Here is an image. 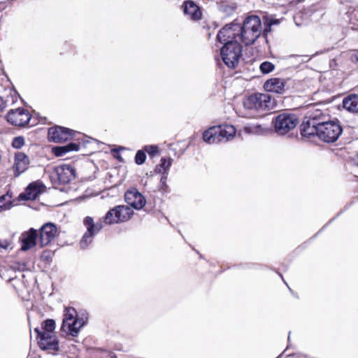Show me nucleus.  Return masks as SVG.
<instances>
[{
	"mask_svg": "<svg viewBox=\"0 0 358 358\" xmlns=\"http://www.w3.org/2000/svg\"><path fill=\"white\" fill-rule=\"evenodd\" d=\"M134 214V210L126 205H117L110 208L104 216L94 222L93 217L87 216L83 220V224L87 231L80 241L82 246H87L92 241L93 237L106 226H111L129 221Z\"/></svg>",
	"mask_w": 358,
	"mask_h": 358,
	"instance_id": "nucleus-1",
	"label": "nucleus"
},
{
	"mask_svg": "<svg viewBox=\"0 0 358 358\" xmlns=\"http://www.w3.org/2000/svg\"><path fill=\"white\" fill-rule=\"evenodd\" d=\"M240 28V41L245 45H252L262 32L261 19L257 15L248 16Z\"/></svg>",
	"mask_w": 358,
	"mask_h": 358,
	"instance_id": "nucleus-2",
	"label": "nucleus"
},
{
	"mask_svg": "<svg viewBox=\"0 0 358 358\" xmlns=\"http://www.w3.org/2000/svg\"><path fill=\"white\" fill-rule=\"evenodd\" d=\"M307 118V120L303 121L300 125V131L303 137L308 138L314 136V133L324 127L327 123L333 121L329 114L320 110H315Z\"/></svg>",
	"mask_w": 358,
	"mask_h": 358,
	"instance_id": "nucleus-3",
	"label": "nucleus"
},
{
	"mask_svg": "<svg viewBox=\"0 0 358 358\" xmlns=\"http://www.w3.org/2000/svg\"><path fill=\"white\" fill-rule=\"evenodd\" d=\"M236 133V128L231 124L213 126L204 131L202 138L209 144L227 142L231 140Z\"/></svg>",
	"mask_w": 358,
	"mask_h": 358,
	"instance_id": "nucleus-4",
	"label": "nucleus"
},
{
	"mask_svg": "<svg viewBox=\"0 0 358 358\" xmlns=\"http://www.w3.org/2000/svg\"><path fill=\"white\" fill-rule=\"evenodd\" d=\"M299 124L296 115L287 112L280 113L272 120V124L275 133L285 135L294 130Z\"/></svg>",
	"mask_w": 358,
	"mask_h": 358,
	"instance_id": "nucleus-5",
	"label": "nucleus"
},
{
	"mask_svg": "<svg viewBox=\"0 0 358 358\" xmlns=\"http://www.w3.org/2000/svg\"><path fill=\"white\" fill-rule=\"evenodd\" d=\"M83 325L84 321L78 317L76 310L73 307H66L61 331L76 337Z\"/></svg>",
	"mask_w": 358,
	"mask_h": 358,
	"instance_id": "nucleus-6",
	"label": "nucleus"
},
{
	"mask_svg": "<svg viewBox=\"0 0 358 358\" xmlns=\"http://www.w3.org/2000/svg\"><path fill=\"white\" fill-rule=\"evenodd\" d=\"M243 47L238 42L225 43L220 50V55L224 64L234 69L239 63Z\"/></svg>",
	"mask_w": 358,
	"mask_h": 358,
	"instance_id": "nucleus-7",
	"label": "nucleus"
},
{
	"mask_svg": "<svg viewBox=\"0 0 358 358\" xmlns=\"http://www.w3.org/2000/svg\"><path fill=\"white\" fill-rule=\"evenodd\" d=\"M343 132V128L340 122L336 119L329 122L326 125L314 133V136H317L318 138L325 143L336 142Z\"/></svg>",
	"mask_w": 358,
	"mask_h": 358,
	"instance_id": "nucleus-8",
	"label": "nucleus"
},
{
	"mask_svg": "<svg viewBox=\"0 0 358 358\" xmlns=\"http://www.w3.org/2000/svg\"><path fill=\"white\" fill-rule=\"evenodd\" d=\"M243 104L250 110H269L272 108L271 96L268 94L255 93L245 99Z\"/></svg>",
	"mask_w": 358,
	"mask_h": 358,
	"instance_id": "nucleus-9",
	"label": "nucleus"
},
{
	"mask_svg": "<svg viewBox=\"0 0 358 358\" xmlns=\"http://www.w3.org/2000/svg\"><path fill=\"white\" fill-rule=\"evenodd\" d=\"M80 133L67 127L55 125L51 127L48 131V139L50 142L61 143L76 138Z\"/></svg>",
	"mask_w": 358,
	"mask_h": 358,
	"instance_id": "nucleus-10",
	"label": "nucleus"
},
{
	"mask_svg": "<svg viewBox=\"0 0 358 358\" xmlns=\"http://www.w3.org/2000/svg\"><path fill=\"white\" fill-rule=\"evenodd\" d=\"M34 331L36 334L38 344L41 350H48L53 355L57 353L59 347L55 334L41 331L39 328H35Z\"/></svg>",
	"mask_w": 358,
	"mask_h": 358,
	"instance_id": "nucleus-11",
	"label": "nucleus"
},
{
	"mask_svg": "<svg viewBox=\"0 0 358 358\" xmlns=\"http://www.w3.org/2000/svg\"><path fill=\"white\" fill-rule=\"evenodd\" d=\"M6 117L10 124L22 128L29 124L31 115L28 110L24 108H18L10 110Z\"/></svg>",
	"mask_w": 358,
	"mask_h": 358,
	"instance_id": "nucleus-12",
	"label": "nucleus"
},
{
	"mask_svg": "<svg viewBox=\"0 0 358 358\" xmlns=\"http://www.w3.org/2000/svg\"><path fill=\"white\" fill-rule=\"evenodd\" d=\"M240 24L233 22L226 24L219 31L217 40L224 44L229 42H238L237 39L240 40Z\"/></svg>",
	"mask_w": 358,
	"mask_h": 358,
	"instance_id": "nucleus-13",
	"label": "nucleus"
},
{
	"mask_svg": "<svg viewBox=\"0 0 358 358\" xmlns=\"http://www.w3.org/2000/svg\"><path fill=\"white\" fill-rule=\"evenodd\" d=\"M52 178L59 184H68L76 178V171L75 168L70 164H63L55 169Z\"/></svg>",
	"mask_w": 358,
	"mask_h": 358,
	"instance_id": "nucleus-14",
	"label": "nucleus"
},
{
	"mask_svg": "<svg viewBox=\"0 0 358 358\" xmlns=\"http://www.w3.org/2000/svg\"><path fill=\"white\" fill-rule=\"evenodd\" d=\"M38 242L41 247H44L50 243L57 234V226L51 222L44 224L39 229Z\"/></svg>",
	"mask_w": 358,
	"mask_h": 358,
	"instance_id": "nucleus-15",
	"label": "nucleus"
},
{
	"mask_svg": "<svg viewBox=\"0 0 358 358\" xmlns=\"http://www.w3.org/2000/svg\"><path fill=\"white\" fill-rule=\"evenodd\" d=\"M124 200L127 203V206L136 210L142 209L146 203L145 196L135 188L126 191Z\"/></svg>",
	"mask_w": 358,
	"mask_h": 358,
	"instance_id": "nucleus-16",
	"label": "nucleus"
},
{
	"mask_svg": "<svg viewBox=\"0 0 358 358\" xmlns=\"http://www.w3.org/2000/svg\"><path fill=\"white\" fill-rule=\"evenodd\" d=\"M30 160L29 157L22 152H17L14 155V162L12 170L15 178L20 176L24 173L29 166Z\"/></svg>",
	"mask_w": 358,
	"mask_h": 358,
	"instance_id": "nucleus-17",
	"label": "nucleus"
},
{
	"mask_svg": "<svg viewBox=\"0 0 358 358\" xmlns=\"http://www.w3.org/2000/svg\"><path fill=\"white\" fill-rule=\"evenodd\" d=\"M38 233L36 229L31 228L22 234L20 237L21 250L27 251L36 245Z\"/></svg>",
	"mask_w": 358,
	"mask_h": 358,
	"instance_id": "nucleus-18",
	"label": "nucleus"
},
{
	"mask_svg": "<svg viewBox=\"0 0 358 358\" xmlns=\"http://www.w3.org/2000/svg\"><path fill=\"white\" fill-rule=\"evenodd\" d=\"M182 9L185 15L193 21H199L202 18V12L199 6L192 0L185 1Z\"/></svg>",
	"mask_w": 358,
	"mask_h": 358,
	"instance_id": "nucleus-19",
	"label": "nucleus"
},
{
	"mask_svg": "<svg viewBox=\"0 0 358 358\" xmlns=\"http://www.w3.org/2000/svg\"><path fill=\"white\" fill-rule=\"evenodd\" d=\"M286 81L280 78H271L267 80L264 84L266 91L276 94H283L285 91Z\"/></svg>",
	"mask_w": 358,
	"mask_h": 358,
	"instance_id": "nucleus-20",
	"label": "nucleus"
},
{
	"mask_svg": "<svg viewBox=\"0 0 358 358\" xmlns=\"http://www.w3.org/2000/svg\"><path fill=\"white\" fill-rule=\"evenodd\" d=\"M41 185L36 182L30 183L24 191L18 196L19 201L35 200L41 194Z\"/></svg>",
	"mask_w": 358,
	"mask_h": 358,
	"instance_id": "nucleus-21",
	"label": "nucleus"
},
{
	"mask_svg": "<svg viewBox=\"0 0 358 358\" xmlns=\"http://www.w3.org/2000/svg\"><path fill=\"white\" fill-rule=\"evenodd\" d=\"M343 107L346 110L358 114V94H350L343 99Z\"/></svg>",
	"mask_w": 358,
	"mask_h": 358,
	"instance_id": "nucleus-22",
	"label": "nucleus"
},
{
	"mask_svg": "<svg viewBox=\"0 0 358 358\" xmlns=\"http://www.w3.org/2000/svg\"><path fill=\"white\" fill-rule=\"evenodd\" d=\"M80 146V143L72 142L66 145L53 147L52 148V152L56 157H64L69 152L78 151Z\"/></svg>",
	"mask_w": 358,
	"mask_h": 358,
	"instance_id": "nucleus-23",
	"label": "nucleus"
},
{
	"mask_svg": "<svg viewBox=\"0 0 358 358\" xmlns=\"http://www.w3.org/2000/svg\"><path fill=\"white\" fill-rule=\"evenodd\" d=\"M172 159L162 157L161 159V163L157 165L155 168V172L157 173L167 174L169 168L172 164Z\"/></svg>",
	"mask_w": 358,
	"mask_h": 358,
	"instance_id": "nucleus-24",
	"label": "nucleus"
},
{
	"mask_svg": "<svg viewBox=\"0 0 358 358\" xmlns=\"http://www.w3.org/2000/svg\"><path fill=\"white\" fill-rule=\"evenodd\" d=\"M280 23V20L273 19L270 16H264V29L263 33L264 35H267L271 31V26L274 24H278Z\"/></svg>",
	"mask_w": 358,
	"mask_h": 358,
	"instance_id": "nucleus-25",
	"label": "nucleus"
},
{
	"mask_svg": "<svg viewBox=\"0 0 358 358\" xmlns=\"http://www.w3.org/2000/svg\"><path fill=\"white\" fill-rule=\"evenodd\" d=\"M55 322L52 319H47L41 324V331L48 332L50 334H55Z\"/></svg>",
	"mask_w": 358,
	"mask_h": 358,
	"instance_id": "nucleus-26",
	"label": "nucleus"
},
{
	"mask_svg": "<svg viewBox=\"0 0 358 358\" xmlns=\"http://www.w3.org/2000/svg\"><path fill=\"white\" fill-rule=\"evenodd\" d=\"M60 55L71 54L74 55L76 54L75 48L70 43L65 41L60 47Z\"/></svg>",
	"mask_w": 358,
	"mask_h": 358,
	"instance_id": "nucleus-27",
	"label": "nucleus"
},
{
	"mask_svg": "<svg viewBox=\"0 0 358 358\" xmlns=\"http://www.w3.org/2000/svg\"><path fill=\"white\" fill-rule=\"evenodd\" d=\"M143 149L151 158H153L159 154V148L157 145H145Z\"/></svg>",
	"mask_w": 358,
	"mask_h": 358,
	"instance_id": "nucleus-28",
	"label": "nucleus"
},
{
	"mask_svg": "<svg viewBox=\"0 0 358 358\" xmlns=\"http://www.w3.org/2000/svg\"><path fill=\"white\" fill-rule=\"evenodd\" d=\"M259 69L263 74H267L275 69V65L271 62L265 61L260 64Z\"/></svg>",
	"mask_w": 358,
	"mask_h": 358,
	"instance_id": "nucleus-29",
	"label": "nucleus"
},
{
	"mask_svg": "<svg viewBox=\"0 0 358 358\" xmlns=\"http://www.w3.org/2000/svg\"><path fill=\"white\" fill-rule=\"evenodd\" d=\"M145 153L146 152L144 150V149L139 150L137 151V152L136 153V155H135V158H134L135 163L136 164L141 165L145 162V159H146Z\"/></svg>",
	"mask_w": 358,
	"mask_h": 358,
	"instance_id": "nucleus-30",
	"label": "nucleus"
},
{
	"mask_svg": "<svg viewBox=\"0 0 358 358\" xmlns=\"http://www.w3.org/2000/svg\"><path fill=\"white\" fill-rule=\"evenodd\" d=\"M54 256V252L50 250H45L41 255V259L45 262H50Z\"/></svg>",
	"mask_w": 358,
	"mask_h": 358,
	"instance_id": "nucleus-31",
	"label": "nucleus"
},
{
	"mask_svg": "<svg viewBox=\"0 0 358 358\" xmlns=\"http://www.w3.org/2000/svg\"><path fill=\"white\" fill-rule=\"evenodd\" d=\"M24 145V139L22 136L15 137L12 141V146L14 148L20 149Z\"/></svg>",
	"mask_w": 358,
	"mask_h": 358,
	"instance_id": "nucleus-32",
	"label": "nucleus"
},
{
	"mask_svg": "<svg viewBox=\"0 0 358 358\" xmlns=\"http://www.w3.org/2000/svg\"><path fill=\"white\" fill-rule=\"evenodd\" d=\"M350 59L352 64L358 67V49L354 50L351 52Z\"/></svg>",
	"mask_w": 358,
	"mask_h": 358,
	"instance_id": "nucleus-33",
	"label": "nucleus"
},
{
	"mask_svg": "<svg viewBox=\"0 0 358 358\" xmlns=\"http://www.w3.org/2000/svg\"><path fill=\"white\" fill-rule=\"evenodd\" d=\"M27 266L25 262H15L11 266V268L15 271H24Z\"/></svg>",
	"mask_w": 358,
	"mask_h": 358,
	"instance_id": "nucleus-34",
	"label": "nucleus"
},
{
	"mask_svg": "<svg viewBox=\"0 0 358 358\" xmlns=\"http://www.w3.org/2000/svg\"><path fill=\"white\" fill-rule=\"evenodd\" d=\"M10 208V203L5 202V196L0 197V211L6 210Z\"/></svg>",
	"mask_w": 358,
	"mask_h": 358,
	"instance_id": "nucleus-35",
	"label": "nucleus"
},
{
	"mask_svg": "<svg viewBox=\"0 0 358 358\" xmlns=\"http://www.w3.org/2000/svg\"><path fill=\"white\" fill-rule=\"evenodd\" d=\"M6 106V102L0 97V112H2Z\"/></svg>",
	"mask_w": 358,
	"mask_h": 358,
	"instance_id": "nucleus-36",
	"label": "nucleus"
},
{
	"mask_svg": "<svg viewBox=\"0 0 358 358\" xmlns=\"http://www.w3.org/2000/svg\"><path fill=\"white\" fill-rule=\"evenodd\" d=\"M9 246V243L6 241L0 242V248L6 249Z\"/></svg>",
	"mask_w": 358,
	"mask_h": 358,
	"instance_id": "nucleus-37",
	"label": "nucleus"
},
{
	"mask_svg": "<svg viewBox=\"0 0 358 358\" xmlns=\"http://www.w3.org/2000/svg\"><path fill=\"white\" fill-rule=\"evenodd\" d=\"M166 175V174H164V176L161 178V182L164 186H166V179H167V176Z\"/></svg>",
	"mask_w": 358,
	"mask_h": 358,
	"instance_id": "nucleus-38",
	"label": "nucleus"
},
{
	"mask_svg": "<svg viewBox=\"0 0 358 358\" xmlns=\"http://www.w3.org/2000/svg\"><path fill=\"white\" fill-rule=\"evenodd\" d=\"M352 161L355 165L358 166V153L355 157H353Z\"/></svg>",
	"mask_w": 358,
	"mask_h": 358,
	"instance_id": "nucleus-39",
	"label": "nucleus"
},
{
	"mask_svg": "<svg viewBox=\"0 0 358 358\" xmlns=\"http://www.w3.org/2000/svg\"><path fill=\"white\" fill-rule=\"evenodd\" d=\"M255 127H256L257 129H261V125H257V126H255Z\"/></svg>",
	"mask_w": 358,
	"mask_h": 358,
	"instance_id": "nucleus-40",
	"label": "nucleus"
},
{
	"mask_svg": "<svg viewBox=\"0 0 358 358\" xmlns=\"http://www.w3.org/2000/svg\"><path fill=\"white\" fill-rule=\"evenodd\" d=\"M230 10H231V11H234V7H230Z\"/></svg>",
	"mask_w": 358,
	"mask_h": 358,
	"instance_id": "nucleus-41",
	"label": "nucleus"
}]
</instances>
